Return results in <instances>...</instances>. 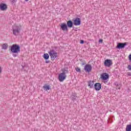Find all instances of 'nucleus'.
Here are the masks:
<instances>
[{"label":"nucleus","instance_id":"nucleus-1","mask_svg":"<svg viewBox=\"0 0 131 131\" xmlns=\"http://www.w3.org/2000/svg\"><path fill=\"white\" fill-rule=\"evenodd\" d=\"M61 71L62 73H60L58 75V80L60 82L64 81V80L66 79V77H67L66 73H68V70H67L66 69H62Z\"/></svg>","mask_w":131,"mask_h":131},{"label":"nucleus","instance_id":"nucleus-2","mask_svg":"<svg viewBox=\"0 0 131 131\" xmlns=\"http://www.w3.org/2000/svg\"><path fill=\"white\" fill-rule=\"evenodd\" d=\"M10 51L12 54V56L17 57V54H15L17 53V44L13 45L11 47Z\"/></svg>","mask_w":131,"mask_h":131},{"label":"nucleus","instance_id":"nucleus-3","mask_svg":"<svg viewBox=\"0 0 131 131\" xmlns=\"http://www.w3.org/2000/svg\"><path fill=\"white\" fill-rule=\"evenodd\" d=\"M49 55L51 57V59L52 60H55L57 58V52L54 50H50L49 52Z\"/></svg>","mask_w":131,"mask_h":131},{"label":"nucleus","instance_id":"nucleus-4","mask_svg":"<svg viewBox=\"0 0 131 131\" xmlns=\"http://www.w3.org/2000/svg\"><path fill=\"white\" fill-rule=\"evenodd\" d=\"M60 29L63 31H68V27L65 23H62L60 25Z\"/></svg>","mask_w":131,"mask_h":131},{"label":"nucleus","instance_id":"nucleus-5","mask_svg":"<svg viewBox=\"0 0 131 131\" xmlns=\"http://www.w3.org/2000/svg\"><path fill=\"white\" fill-rule=\"evenodd\" d=\"M73 21L74 25H75V26H78L79 25H80V23H81V21H80V18L78 17H76L73 20Z\"/></svg>","mask_w":131,"mask_h":131},{"label":"nucleus","instance_id":"nucleus-6","mask_svg":"<svg viewBox=\"0 0 131 131\" xmlns=\"http://www.w3.org/2000/svg\"><path fill=\"white\" fill-rule=\"evenodd\" d=\"M101 78L102 80H107L109 78V75L106 73H103L101 75Z\"/></svg>","mask_w":131,"mask_h":131},{"label":"nucleus","instance_id":"nucleus-7","mask_svg":"<svg viewBox=\"0 0 131 131\" xmlns=\"http://www.w3.org/2000/svg\"><path fill=\"white\" fill-rule=\"evenodd\" d=\"M112 65V61L111 59H106L104 61V66L106 67H110Z\"/></svg>","mask_w":131,"mask_h":131},{"label":"nucleus","instance_id":"nucleus-8","mask_svg":"<svg viewBox=\"0 0 131 131\" xmlns=\"http://www.w3.org/2000/svg\"><path fill=\"white\" fill-rule=\"evenodd\" d=\"M94 89L96 91H100L102 89V84L100 83H96L94 84Z\"/></svg>","mask_w":131,"mask_h":131},{"label":"nucleus","instance_id":"nucleus-9","mask_svg":"<svg viewBox=\"0 0 131 131\" xmlns=\"http://www.w3.org/2000/svg\"><path fill=\"white\" fill-rule=\"evenodd\" d=\"M8 9V6H7V4L5 3H1L0 4V9L1 11H6Z\"/></svg>","mask_w":131,"mask_h":131},{"label":"nucleus","instance_id":"nucleus-10","mask_svg":"<svg viewBox=\"0 0 131 131\" xmlns=\"http://www.w3.org/2000/svg\"><path fill=\"white\" fill-rule=\"evenodd\" d=\"M85 71L87 72H90V71H92V65L91 64H86L84 68Z\"/></svg>","mask_w":131,"mask_h":131},{"label":"nucleus","instance_id":"nucleus-11","mask_svg":"<svg viewBox=\"0 0 131 131\" xmlns=\"http://www.w3.org/2000/svg\"><path fill=\"white\" fill-rule=\"evenodd\" d=\"M126 46V43H118L117 46V49H123Z\"/></svg>","mask_w":131,"mask_h":131},{"label":"nucleus","instance_id":"nucleus-12","mask_svg":"<svg viewBox=\"0 0 131 131\" xmlns=\"http://www.w3.org/2000/svg\"><path fill=\"white\" fill-rule=\"evenodd\" d=\"M95 82L94 81L90 80L88 81V86L90 89H94V86H95Z\"/></svg>","mask_w":131,"mask_h":131},{"label":"nucleus","instance_id":"nucleus-13","mask_svg":"<svg viewBox=\"0 0 131 131\" xmlns=\"http://www.w3.org/2000/svg\"><path fill=\"white\" fill-rule=\"evenodd\" d=\"M12 31L14 35H17V25H14L12 26Z\"/></svg>","mask_w":131,"mask_h":131},{"label":"nucleus","instance_id":"nucleus-14","mask_svg":"<svg viewBox=\"0 0 131 131\" xmlns=\"http://www.w3.org/2000/svg\"><path fill=\"white\" fill-rule=\"evenodd\" d=\"M67 26L69 27V28H72L73 26V23H72V21L71 20H69L67 21Z\"/></svg>","mask_w":131,"mask_h":131},{"label":"nucleus","instance_id":"nucleus-15","mask_svg":"<svg viewBox=\"0 0 131 131\" xmlns=\"http://www.w3.org/2000/svg\"><path fill=\"white\" fill-rule=\"evenodd\" d=\"M43 89L44 91H50V90H51V85H45L44 86H43Z\"/></svg>","mask_w":131,"mask_h":131},{"label":"nucleus","instance_id":"nucleus-16","mask_svg":"<svg viewBox=\"0 0 131 131\" xmlns=\"http://www.w3.org/2000/svg\"><path fill=\"white\" fill-rule=\"evenodd\" d=\"M43 58H44L45 60H48L49 58H50V56L48 53H45L43 55Z\"/></svg>","mask_w":131,"mask_h":131},{"label":"nucleus","instance_id":"nucleus-17","mask_svg":"<svg viewBox=\"0 0 131 131\" xmlns=\"http://www.w3.org/2000/svg\"><path fill=\"white\" fill-rule=\"evenodd\" d=\"M126 131H131V124L126 125Z\"/></svg>","mask_w":131,"mask_h":131},{"label":"nucleus","instance_id":"nucleus-18","mask_svg":"<svg viewBox=\"0 0 131 131\" xmlns=\"http://www.w3.org/2000/svg\"><path fill=\"white\" fill-rule=\"evenodd\" d=\"M2 49L3 50H7L8 49V44L4 43L2 45Z\"/></svg>","mask_w":131,"mask_h":131},{"label":"nucleus","instance_id":"nucleus-19","mask_svg":"<svg viewBox=\"0 0 131 131\" xmlns=\"http://www.w3.org/2000/svg\"><path fill=\"white\" fill-rule=\"evenodd\" d=\"M71 98H72V101H76V96L72 95V96H71Z\"/></svg>","mask_w":131,"mask_h":131},{"label":"nucleus","instance_id":"nucleus-20","mask_svg":"<svg viewBox=\"0 0 131 131\" xmlns=\"http://www.w3.org/2000/svg\"><path fill=\"white\" fill-rule=\"evenodd\" d=\"M75 70H76V71H77V72H81L80 68H79L78 67L76 68Z\"/></svg>","mask_w":131,"mask_h":131},{"label":"nucleus","instance_id":"nucleus-21","mask_svg":"<svg viewBox=\"0 0 131 131\" xmlns=\"http://www.w3.org/2000/svg\"><path fill=\"white\" fill-rule=\"evenodd\" d=\"M10 1L12 5H15L16 4V0H10Z\"/></svg>","mask_w":131,"mask_h":131},{"label":"nucleus","instance_id":"nucleus-22","mask_svg":"<svg viewBox=\"0 0 131 131\" xmlns=\"http://www.w3.org/2000/svg\"><path fill=\"white\" fill-rule=\"evenodd\" d=\"M18 52H20V46H19V45H17V53H18Z\"/></svg>","mask_w":131,"mask_h":131},{"label":"nucleus","instance_id":"nucleus-23","mask_svg":"<svg viewBox=\"0 0 131 131\" xmlns=\"http://www.w3.org/2000/svg\"><path fill=\"white\" fill-rule=\"evenodd\" d=\"M23 69L25 71H27V67H23Z\"/></svg>","mask_w":131,"mask_h":131},{"label":"nucleus","instance_id":"nucleus-24","mask_svg":"<svg viewBox=\"0 0 131 131\" xmlns=\"http://www.w3.org/2000/svg\"><path fill=\"white\" fill-rule=\"evenodd\" d=\"M127 68H128V70L131 71V66L130 65H128Z\"/></svg>","mask_w":131,"mask_h":131},{"label":"nucleus","instance_id":"nucleus-25","mask_svg":"<svg viewBox=\"0 0 131 131\" xmlns=\"http://www.w3.org/2000/svg\"><path fill=\"white\" fill-rule=\"evenodd\" d=\"M80 43L82 45L83 43H84V41H83V40H81Z\"/></svg>","mask_w":131,"mask_h":131},{"label":"nucleus","instance_id":"nucleus-26","mask_svg":"<svg viewBox=\"0 0 131 131\" xmlns=\"http://www.w3.org/2000/svg\"><path fill=\"white\" fill-rule=\"evenodd\" d=\"M127 75H128V76H131V73L130 72L127 73Z\"/></svg>","mask_w":131,"mask_h":131},{"label":"nucleus","instance_id":"nucleus-27","mask_svg":"<svg viewBox=\"0 0 131 131\" xmlns=\"http://www.w3.org/2000/svg\"><path fill=\"white\" fill-rule=\"evenodd\" d=\"M99 42H103V39H99Z\"/></svg>","mask_w":131,"mask_h":131},{"label":"nucleus","instance_id":"nucleus-28","mask_svg":"<svg viewBox=\"0 0 131 131\" xmlns=\"http://www.w3.org/2000/svg\"><path fill=\"white\" fill-rule=\"evenodd\" d=\"M129 60L131 62V54L129 55Z\"/></svg>","mask_w":131,"mask_h":131},{"label":"nucleus","instance_id":"nucleus-29","mask_svg":"<svg viewBox=\"0 0 131 131\" xmlns=\"http://www.w3.org/2000/svg\"><path fill=\"white\" fill-rule=\"evenodd\" d=\"M115 85H116V86H117V85H118V82H116L115 83Z\"/></svg>","mask_w":131,"mask_h":131},{"label":"nucleus","instance_id":"nucleus-30","mask_svg":"<svg viewBox=\"0 0 131 131\" xmlns=\"http://www.w3.org/2000/svg\"><path fill=\"white\" fill-rule=\"evenodd\" d=\"M0 73H2V67H0Z\"/></svg>","mask_w":131,"mask_h":131},{"label":"nucleus","instance_id":"nucleus-31","mask_svg":"<svg viewBox=\"0 0 131 131\" xmlns=\"http://www.w3.org/2000/svg\"><path fill=\"white\" fill-rule=\"evenodd\" d=\"M46 63H50V61H49V60H46Z\"/></svg>","mask_w":131,"mask_h":131},{"label":"nucleus","instance_id":"nucleus-32","mask_svg":"<svg viewBox=\"0 0 131 131\" xmlns=\"http://www.w3.org/2000/svg\"><path fill=\"white\" fill-rule=\"evenodd\" d=\"M29 0H25V2H28Z\"/></svg>","mask_w":131,"mask_h":131},{"label":"nucleus","instance_id":"nucleus-33","mask_svg":"<svg viewBox=\"0 0 131 131\" xmlns=\"http://www.w3.org/2000/svg\"><path fill=\"white\" fill-rule=\"evenodd\" d=\"M17 33H18V32H19V30L17 29Z\"/></svg>","mask_w":131,"mask_h":131}]
</instances>
